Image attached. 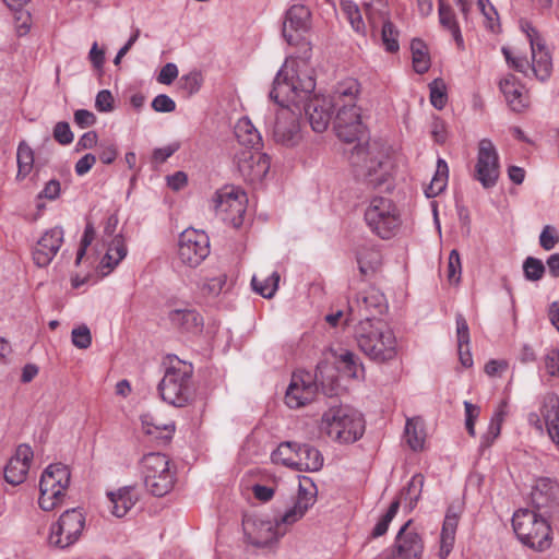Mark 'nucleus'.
I'll return each mask as SVG.
<instances>
[{"label":"nucleus","instance_id":"nucleus-2","mask_svg":"<svg viewBox=\"0 0 559 559\" xmlns=\"http://www.w3.org/2000/svg\"><path fill=\"white\" fill-rule=\"evenodd\" d=\"M350 163L373 189H390L391 163L385 147L378 141L358 144L350 154Z\"/></svg>","mask_w":559,"mask_h":559},{"label":"nucleus","instance_id":"nucleus-24","mask_svg":"<svg viewBox=\"0 0 559 559\" xmlns=\"http://www.w3.org/2000/svg\"><path fill=\"white\" fill-rule=\"evenodd\" d=\"M33 451L27 444H20L3 469V477L11 485L22 484L28 474Z\"/></svg>","mask_w":559,"mask_h":559},{"label":"nucleus","instance_id":"nucleus-61","mask_svg":"<svg viewBox=\"0 0 559 559\" xmlns=\"http://www.w3.org/2000/svg\"><path fill=\"white\" fill-rule=\"evenodd\" d=\"M252 493L255 499H258L262 502H267L274 497L275 486L254 484L252 486Z\"/></svg>","mask_w":559,"mask_h":559},{"label":"nucleus","instance_id":"nucleus-30","mask_svg":"<svg viewBox=\"0 0 559 559\" xmlns=\"http://www.w3.org/2000/svg\"><path fill=\"white\" fill-rule=\"evenodd\" d=\"M107 497L110 502V512L117 518L124 516L138 501V495L134 488L130 486L109 491Z\"/></svg>","mask_w":559,"mask_h":559},{"label":"nucleus","instance_id":"nucleus-12","mask_svg":"<svg viewBox=\"0 0 559 559\" xmlns=\"http://www.w3.org/2000/svg\"><path fill=\"white\" fill-rule=\"evenodd\" d=\"M318 490L316 485L307 477L299 481L298 492L290 504L276 513L277 521L286 534L290 527L299 522L317 501Z\"/></svg>","mask_w":559,"mask_h":559},{"label":"nucleus","instance_id":"nucleus-56","mask_svg":"<svg viewBox=\"0 0 559 559\" xmlns=\"http://www.w3.org/2000/svg\"><path fill=\"white\" fill-rule=\"evenodd\" d=\"M152 108L157 112H173L176 109V103L166 94H159L154 97Z\"/></svg>","mask_w":559,"mask_h":559},{"label":"nucleus","instance_id":"nucleus-60","mask_svg":"<svg viewBox=\"0 0 559 559\" xmlns=\"http://www.w3.org/2000/svg\"><path fill=\"white\" fill-rule=\"evenodd\" d=\"M178 76V68L175 63H166L159 71L157 81L160 84L169 85Z\"/></svg>","mask_w":559,"mask_h":559},{"label":"nucleus","instance_id":"nucleus-63","mask_svg":"<svg viewBox=\"0 0 559 559\" xmlns=\"http://www.w3.org/2000/svg\"><path fill=\"white\" fill-rule=\"evenodd\" d=\"M74 122L82 129L92 127L96 122L95 115L86 109H78L74 112Z\"/></svg>","mask_w":559,"mask_h":559},{"label":"nucleus","instance_id":"nucleus-5","mask_svg":"<svg viewBox=\"0 0 559 559\" xmlns=\"http://www.w3.org/2000/svg\"><path fill=\"white\" fill-rule=\"evenodd\" d=\"M320 430L340 443H353L365 431L362 415L348 406H332L321 417Z\"/></svg>","mask_w":559,"mask_h":559},{"label":"nucleus","instance_id":"nucleus-37","mask_svg":"<svg viewBox=\"0 0 559 559\" xmlns=\"http://www.w3.org/2000/svg\"><path fill=\"white\" fill-rule=\"evenodd\" d=\"M404 438L412 450L418 451L423 449L425 433L421 420L418 417L406 420Z\"/></svg>","mask_w":559,"mask_h":559},{"label":"nucleus","instance_id":"nucleus-28","mask_svg":"<svg viewBox=\"0 0 559 559\" xmlns=\"http://www.w3.org/2000/svg\"><path fill=\"white\" fill-rule=\"evenodd\" d=\"M141 425L145 435L162 444L169 442L176 430V426L173 420L162 421L151 414H144L141 416Z\"/></svg>","mask_w":559,"mask_h":559},{"label":"nucleus","instance_id":"nucleus-64","mask_svg":"<svg viewBox=\"0 0 559 559\" xmlns=\"http://www.w3.org/2000/svg\"><path fill=\"white\" fill-rule=\"evenodd\" d=\"M545 368L551 377H559V356L557 350H551L545 356Z\"/></svg>","mask_w":559,"mask_h":559},{"label":"nucleus","instance_id":"nucleus-49","mask_svg":"<svg viewBox=\"0 0 559 559\" xmlns=\"http://www.w3.org/2000/svg\"><path fill=\"white\" fill-rule=\"evenodd\" d=\"M335 357L337 361L343 365L344 370L350 377H357L359 364L357 356L353 352L348 349H342L338 354L335 355Z\"/></svg>","mask_w":559,"mask_h":559},{"label":"nucleus","instance_id":"nucleus-55","mask_svg":"<svg viewBox=\"0 0 559 559\" xmlns=\"http://www.w3.org/2000/svg\"><path fill=\"white\" fill-rule=\"evenodd\" d=\"M53 138L61 145H69L72 143L74 135L70 129V126L66 121L56 123L53 128Z\"/></svg>","mask_w":559,"mask_h":559},{"label":"nucleus","instance_id":"nucleus-22","mask_svg":"<svg viewBox=\"0 0 559 559\" xmlns=\"http://www.w3.org/2000/svg\"><path fill=\"white\" fill-rule=\"evenodd\" d=\"M302 100L305 104V114L309 120V123L314 132H323L328 129L331 118L332 108L336 107L330 96L313 95Z\"/></svg>","mask_w":559,"mask_h":559},{"label":"nucleus","instance_id":"nucleus-40","mask_svg":"<svg viewBox=\"0 0 559 559\" xmlns=\"http://www.w3.org/2000/svg\"><path fill=\"white\" fill-rule=\"evenodd\" d=\"M16 162V179L23 180L31 174L34 166V152L24 141L21 142L17 146Z\"/></svg>","mask_w":559,"mask_h":559},{"label":"nucleus","instance_id":"nucleus-58","mask_svg":"<svg viewBox=\"0 0 559 559\" xmlns=\"http://www.w3.org/2000/svg\"><path fill=\"white\" fill-rule=\"evenodd\" d=\"M114 97L108 90H102L97 93L95 99V107L100 112H108L112 110Z\"/></svg>","mask_w":559,"mask_h":559},{"label":"nucleus","instance_id":"nucleus-29","mask_svg":"<svg viewBox=\"0 0 559 559\" xmlns=\"http://www.w3.org/2000/svg\"><path fill=\"white\" fill-rule=\"evenodd\" d=\"M499 87L513 111H522L527 106L524 87L514 75L508 74L501 79Z\"/></svg>","mask_w":559,"mask_h":559},{"label":"nucleus","instance_id":"nucleus-21","mask_svg":"<svg viewBox=\"0 0 559 559\" xmlns=\"http://www.w3.org/2000/svg\"><path fill=\"white\" fill-rule=\"evenodd\" d=\"M311 13L302 4L292 5L285 13L282 34L288 45H298L310 29Z\"/></svg>","mask_w":559,"mask_h":559},{"label":"nucleus","instance_id":"nucleus-4","mask_svg":"<svg viewBox=\"0 0 559 559\" xmlns=\"http://www.w3.org/2000/svg\"><path fill=\"white\" fill-rule=\"evenodd\" d=\"M193 366L178 357H168L165 372L158 383V392L164 402L175 407H185L194 396L192 382Z\"/></svg>","mask_w":559,"mask_h":559},{"label":"nucleus","instance_id":"nucleus-7","mask_svg":"<svg viewBox=\"0 0 559 559\" xmlns=\"http://www.w3.org/2000/svg\"><path fill=\"white\" fill-rule=\"evenodd\" d=\"M512 526L521 543L527 547L543 551L551 545V528L547 520L531 509L514 512Z\"/></svg>","mask_w":559,"mask_h":559},{"label":"nucleus","instance_id":"nucleus-38","mask_svg":"<svg viewBox=\"0 0 559 559\" xmlns=\"http://www.w3.org/2000/svg\"><path fill=\"white\" fill-rule=\"evenodd\" d=\"M201 290L203 294L217 297L227 290V275L222 271H215L204 276Z\"/></svg>","mask_w":559,"mask_h":559},{"label":"nucleus","instance_id":"nucleus-45","mask_svg":"<svg viewBox=\"0 0 559 559\" xmlns=\"http://www.w3.org/2000/svg\"><path fill=\"white\" fill-rule=\"evenodd\" d=\"M399 508H400V501L399 500H394L388 511L385 512V514H383L380 520L377 522V524L374 525L373 530H372V533H371V536L373 538H378L382 535H384L389 528V525L391 523V521L394 519V516L396 515L397 511H399Z\"/></svg>","mask_w":559,"mask_h":559},{"label":"nucleus","instance_id":"nucleus-27","mask_svg":"<svg viewBox=\"0 0 559 559\" xmlns=\"http://www.w3.org/2000/svg\"><path fill=\"white\" fill-rule=\"evenodd\" d=\"M533 504L539 510L559 500V484L548 477L538 478L532 489Z\"/></svg>","mask_w":559,"mask_h":559},{"label":"nucleus","instance_id":"nucleus-16","mask_svg":"<svg viewBox=\"0 0 559 559\" xmlns=\"http://www.w3.org/2000/svg\"><path fill=\"white\" fill-rule=\"evenodd\" d=\"M247 540L257 547H271L286 535L276 515L259 516L243 521Z\"/></svg>","mask_w":559,"mask_h":559},{"label":"nucleus","instance_id":"nucleus-9","mask_svg":"<svg viewBox=\"0 0 559 559\" xmlns=\"http://www.w3.org/2000/svg\"><path fill=\"white\" fill-rule=\"evenodd\" d=\"M365 221L370 230L382 239H390L399 231L402 219L392 200L376 197L365 211Z\"/></svg>","mask_w":559,"mask_h":559},{"label":"nucleus","instance_id":"nucleus-18","mask_svg":"<svg viewBox=\"0 0 559 559\" xmlns=\"http://www.w3.org/2000/svg\"><path fill=\"white\" fill-rule=\"evenodd\" d=\"M336 107L334 129L338 139L347 143L361 141L366 127L360 107L356 104H342Z\"/></svg>","mask_w":559,"mask_h":559},{"label":"nucleus","instance_id":"nucleus-31","mask_svg":"<svg viewBox=\"0 0 559 559\" xmlns=\"http://www.w3.org/2000/svg\"><path fill=\"white\" fill-rule=\"evenodd\" d=\"M235 136L245 151L261 150L263 142L258 129L248 117L240 118L235 126Z\"/></svg>","mask_w":559,"mask_h":559},{"label":"nucleus","instance_id":"nucleus-35","mask_svg":"<svg viewBox=\"0 0 559 559\" xmlns=\"http://www.w3.org/2000/svg\"><path fill=\"white\" fill-rule=\"evenodd\" d=\"M360 84L356 79L348 78L338 83L330 99L335 106L342 104H355L354 100L359 94Z\"/></svg>","mask_w":559,"mask_h":559},{"label":"nucleus","instance_id":"nucleus-6","mask_svg":"<svg viewBox=\"0 0 559 559\" xmlns=\"http://www.w3.org/2000/svg\"><path fill=\"white\" fill-rule=\"evenodd\" d=\"M522 29L526 35V39L531 46L532 63L526 58L516 56L511 57L507 48H502V52L507 61L519 72L525 75L532 72L536 79L544 82L548 80L552 71V59L545 39L540 33L530 23L522 25Z\"/></svg>","mask_w":559,"mask_h":559},{"label":"nucleus","instance_id":"nucleus-17","mask_svg":"<svg viewBox=\"0 0 559 559\" xmlns=\"http://www.w3.org/2000/svg\"><path fill=\"white\" fill-rule=\"evenodd\" d=\"M499 175L500 163L497 148L491 140L481 139L478 143L477 160L473 178L478 181L484 189H491L497 185Z\"/></svg>","mask_w":559,"mask_h":559},{"label":"nucleus","instance_id":"nucleus-50","mask_svg":"<svg viewBox=\"0 0 559 559\" xmlns=\"http://www.w3.org/2000/svg\"><path fill=\"white\" fill-rule=\"evenodd\" d=\"M445 86L442 81L435 80L430 85V103L436 109H442L447 104Z\"/></svg>","mask_w":559,"mask_h":559},{"label":"nucleus","instance_id":"nucleus-23","mask_svg":"<svg viewBox=\"0 0 559 559\" xmlns=\"http://www.w3.org/2000/svg\"><path fill=\"white\" fill-rule=\"evenodd\" d=\"M63 242V229L59 226L47 229L33 249V260L39 267L47 266L53 260Z\"/></svg>","mask_w":559,"mask_h":559},{"label":"nucleus","instance_id":"nucleus-14","mask_svg":"<svg viewBox=\"0 0 559 559\" xmlns=\"http://www.w3.org/2000/svg\"><path fill=\"white\" fill-rule=\"evenodd\" d=\"M388 309V302L383 293L376 287H369L361 292L355 301H350L345 322L348 324L361 320H380L378 317Z\"/></svg>","mask_w":559,"mask_h":559},{"label":"nucleus","instance_id":"nucleus-59","mask_svg":"<svg viewBox=\"0 0 559 559\" xmlns=\"http://www.w3.org/2000/svg\"><path fill=\"white\" fill-rule=\"evenodd\" d=\"M60 191V182L56 179H51L45 185L44 189L38 193L37 199H47L53 201L59 198Z\"/></svg>","mask_w":559,"mask_h":559},{"label":"nucleus","instance_id":"nucleus-62","mask_svg":"<svg viewBox=\"0 0 559 559\" xmlns=\"http://www.w3.org/2000/svg\"><path fill=\"white\" fill-rule=\"evenodd\" d=\"M179 148L178 143H171L164 147H158L153 151L152 159L156 164H163L166 162L177 150Z\"/></svg>","mask_w":559,"mask_h":559},{"label":"nucleus","instance_id":"nucleus-48","mask_svg":"<svg viewBox=\"0 0 559 559\" xmlns=\"http://www.w3.org/2000/svg\"><path fill=\"white\" fill-rule=\"evenodd\" d=\"M203 78L199 71H191L180 78V88L188 95L198 93L202 86Z\"/></svg>","mask_w":559,"mask_h":559},{"label":"nucleus","instance_id":"nucleus-15","mask_svg":"<svg viewBox=\"0 0 559 559\" xmlns=\"http://www.w3.org/2000/svg\"><path fill=\"white\" fill-rule=\"evenodd\" d=\"M322 367L318 366L314 378L309 372L299 371L292 376L290 383L285 393V403L289 408H299L310 403L318 391V383L322 379Z\"/></svg>","mask_w":559,"mask_h":559},{"label":"nucleus","instance_id":"nucleus-41","mask_svg":"<svg viewBox=\"0 0 559 559\" xmlns=\"http://www.w3.org/2000/svg\"><path fill=\"white\" fill-rule=\"evenodd\" d=\"M297 448H299L298 442H282L277 449L272 452V461L294 468L295 460H297Z\"/></svg>","mask_w":559,"mask_h":559},{"label":"nucleus","instance_id":"nucleus-26","mask_svg":"<svg viewBox=\"0 0 559 559\" xmlns=\"http://www.w3.org/2000/svg\"><path fill=\"white\" fill-rule=\"evenodd\" d=\"M540 416L543 417L550 440L559 444V396L547 393L543 397Z\"/></svg>","mask_w":559,"mask_h":559},{"label":"nucleus","instance_id":"nucleus-34","mask_svg":"<svg viewBox=\"0 0 559 559\" xmlns=\"http://www.w3.org/2000/svg\"><path fill=\"white\" fill-rule=\"evenodd\" d=\"M171 323L187 332L198 331L203 324L202 317L193 309H176L170 312Z\"/></svg>","mask_w":559,"mask_h":559},{"label":"nucleus","instance_id":"nucleus-36","mask_svg":"<svg viewBox=\"0 0 559 559\" xmlns=\"http://www.w3.org/2000/svg\"><path fill=\"white\" fill-rule=\"evenodd\" d=\"M424 481L425 478L423 474L418 473L413 475L407 485L402 489L400 499L397 500L400 502L403 501L409 510H413L421 496Z\"/></svg>","mask_w":559,"mask_h":559},{"label":"nucleus","instance_id":"nucleus-3","mask_svg":"<svg viewBox=\"0 0 559 559\" xmlns=\"http://www.w3.org/2000/svg\"><path fill=\"white\" fill-rule=\"evenodd\" d=\"M359 349L371 360L385 362L397 356L394 331L382 320H361L355 328Z\"/></svg>","mask_w":559,"mask_h":559},{"label":"nucleus","instance_id":"nucleus-54","mask_svg":"<svg viewBox=\"0 0 559 559\" xmlns=\"http://www.w3.org/2000/svg\"><path fill=\"white\" fill-rule=\"evenodd\" d=\"M464 408H465L466 430L472 437H474L475 436V421L480 414V408L477 405H474L473 403H471L468 401L464 402Z\"/></svg>","mask_w":559,"mask_h":559},{"label":"nucleus","instance_id":"nucleus-32","mask_svg":"<svg viewBox=\"0 0 559 559\" xmlns=\"http://www.w3.org/2000/svg\"><path fill=\"white\" fill-rule=\"evenodd\" d=\"M323 462V455L317 448L309 443H299L294 469L301 472H318L322 468Z\"/></svg>","mask_w":559,"mask_h":559},{"label":"nucleus","instance_id":"nucleus-53","mask_svg":"<svg viewBox=\"0 0 559 559\" xmlns=\"http://www.w3.org/2000/svg\"><path fill=\"white\" fill-rule=\"evenodd\" d=\"M478 8L486 19V26L495 32L498 25V13L489 0H478Z\"/></svg>","mask_w":559,"mask_h":559},{"label":"nucleus","instance_id":"nucleus-51","mask_svg":"<svg viewBox=\"0 0 559 559\" xmlns=\"http://www.w3.org/2000/svg\"><path fill=\"white\" fill-rule=\"evenodd\" d=\"M71 338L73 345L80 349H86L92 344L91 331L85 324L74 328L71 332Z\"/></svg>","mask_w":559,"mask_h":559},{"label":"nucleus","instance_id":"nucleus-52","mask_svg":"<svg viewBox=\"0 0 559 559\" xmlns=\"http://www.w3.org/2000/svg\"><path fill=\"white\" fill-rule=\"evenodd\" d=\"M559 242V234L557 229L551 225L544 226L540 235H539V245L540 247L549 251L556 247Z\"/></svg>","mask_w":559,"mask_h":559},{"label":"nucleus","instance_id":"nucleus-19","mask_svg":"<svg viewBox=\"0 0 559 559\" xmlns=\"http://www.w3.org/2000/svg\"><path fill=\"white\" fill-rule=\"evenodd\" d=\"M210 253L209 237L204 231L193 228L183 230L178 241V258L190 266H198Z\"/></svg>","mask_w":559,"mask_h":559},{"label":"nucleus","instance_id":"nucleus-33","mask_svg":"<svg viewBox=\"0 0 559 559\" xmlns=\"http://www.w3.org/2000/svg\"><path fill=\"white\" fill-rule=\"evenodd\" d=\"M438 14L440 25L451 34L457 48L463 50L465 48L464 38L453 9L449 4L440 1Z\"/></svg>","mask_w":559,"mask_h":559},{"label":"nucleus","instance_id":"nucleus-25","mask_svg":"<svg viewBox=\"0 0 559 559\" xmlns=\"http://www.w3.org/2000/svg\"><path fill=\"white\" fill-rule=\"evenodd\" d=\"M462 508L461 506L451 504L445 512L444 520L442 523L440 536H439V549L438 558L447 559L452 552L455 538L456 530L461 519Z\"/></svg>","mask_w":559,"mask_h":559},{"label":"nucleus","instance_id":"nucleus-11","mask_svg":"<svg viewBox=\"0 0 559 559\" xmlns=\"http://www.w3.org/2000/svg\"><path fill=\"white\" fill-rule=\"evenodd\" d=\"M247 202L243 191L235 187H224L216 191L213 207L222 221L237 228L243 223Z\"/></svg>","mask_w":559,"mask_h":559},{"label":"nucleus","instance_id":"nucleus-46","mask_svg":"<svg viewBox=\"0 0 559 559\" xmlns=\"http://www.w3.org/2000/svg\"><path fill=\"white\" fill-rule=\"evenodd\" d=\"M462 263L456 249L451 250L448 258L447 277L451 284L457 285L461 282Z\"/></svg>","mask_w":559,"mask_h":559},{"label":"nucleus","instance_id":"nucleus-42","mask_svg":"<svg viewBox=\"0 0 559 559\" xmlns=\"http://www.w3.org/2000/svg\"><path fill=\"white\" fill-rule=\"evenodd\" d=\"M413 55V68L418 74L426 73L430 68V58L424 43L420 39H414L411 44Z\"/></svg>","mask_w":559,"mask_h":559},{"label":"nucleus","instance_id":"nucleus-57","mask_svg":"<svg viewBox=\"0 0 559 559\" xmlns=\"http://www.w3.org/2000/svg\"><path fill=\"white\" fill-rule=\"evenodd\" d=\"M106 252L115 255L118 260H123L127 255V247L123 237L121 235L112 237Z\"/></svg>","mask_w":559,"mask_h":559},{"label":"nucleus","instance_id":"nucleus-47","mask_svg":"<svg viewBox=\"0 0 559 559\" xmlns=\"http://www.w3.org/2000/svg\"><path fill=\"white\" fill-rule=\"evenodd\" d=\"M524 276L527 281H539L545 273L544 263L536 258L528 257L523 263Z\"/></svg>","mask_w":559,"mask_h":559},{"label":"nucleus","instance_id":"nucleus-20","mask_svg":"<svg viewBox=\"0 0 559 559\" xmlns=\"http://www.w3.org/2000/svg\"><path fill=\"white\" fill-rule=\"evenodd\" d=\"M236 162L241 177L253 186L262 183L271 167L270 156L260 150L241 151Z\"/></svg>","mask_w":559,"mask_h":559},{"label":"nucleus","instance_id":"nucleus-39","mask_svg":"<svg viewBox=\"0 0 559 559\" xmlns=\"http://www.w3.org/2000/svg\"><path fill=\"white\" fill-rule=\"evenodd\" d=\"M449 167L444 159L438 158L437 170L429 186L425 189L427 198H435L441 193L448 183Z\"/></svg>","mask_w":559,"mask_h":559},{"label":"nucleus","instance_id":"nucleus-44","mask_svg":"<svg viewBox=\"0 0 559 559\" xmlns=\"http://www.w3.org/2000/svg\"><path fill=\"white\" fill-rule=\"evenodd\" d=\"M399 37L400 31L397 27L390 20L383 21L381 27V41L385 51L391 53L399 51Z\"/></svg>","mask_w":559,"mask_h":559},{"label":"nucleus","instance_id":"nucleus-1","mask_svg":"<svg viewBox=\"0 0 559 559\" xmlns=\"http://www.w3.org/2000/svg\"><path fill=\"white\" fill-rule=\"evenodd\" d=\"M314 88L313 71L306 59H287L277 71L270 98L278 107L269 109L265 116V127L277 144L286 147L299 144L302 139L299 105Z\"/></svg>","mask_w":559,"mask_h":559},{"label":"nucleus","instance_id":"nucleus-43","mask_svg":"<svg viewBox=\"0 0 559 559\" xmlns=\"http://www.w3.org/2000/svg\"><path fill=\"white\" fill-rule=\"evenodd\" d=\"M278 282L280 274L275 271L262 281H260L257 276H253L251 280V285L253 290L262 297L272 298L278 288Z\"/></svg>","mask_w":559,"mask_h":559},{"label":"nucleus","instance_id":"nucleus-13","mask_svg":"<svg viewBox=\"0 0 559 559\" xmlns=\"http://www.w3.org/2000/svg\"><path fill=\"white\" fill-rule=\"evenodd\" d=\"M84 526L85 518L81 510H67L51 525L48 538L49 544L61 549L67 548L80 538Z\"/></svg>","mask_w":559,"mask_h":559},{"label":"nucleus","instance_id":"nucleus-8","mask_svg":"<svg viewBox=\"0 0 559 559\" xmlns=\"http://www.w3.org/2000/svg\"><path fill=\"white\" fill-rule=\"evenodd\" d=\"M141 474L146 490L153 496L163 497L175 486L176 471L163 453L145 454L141 460Z\"/></svg>","mask_w":559,"mask_h":559},{"label":"nucleus","instance_id":"nucleus-10","mask_svg":"<svg viewBox=\"0 0 559 559\" xmlns=\"http://www.w3.org/2000/svg\"><path fill=\"white\" fill-rule=\"evenodd\" d=\"M70 471L61 463L50 464L45 468L39 480V507L51 511L62 503L66 490L70 485Z\"/></svg>","mask_w":559,"mask_h":559}]
</instances>
